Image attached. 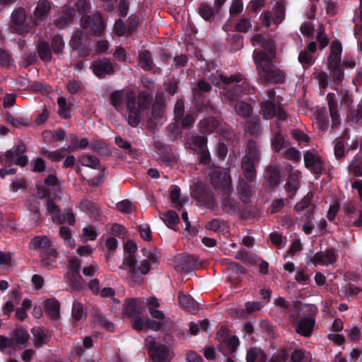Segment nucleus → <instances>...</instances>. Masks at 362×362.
I'll return each instance as SVG.
<instances>
[{
	"mask_svg": "<svg viewBox=\"0 0 362 362\" xmlns=\"http://www.w3.org/2000/svg\"><path fill=\"white\" fill-rule=\"evenodd\" d=\"M25 151V146L21 143L0 156V163L5 166H11L13 164L25 166L28 161L27 156H22Z\"/></svg>",
	"mask_w": 362,
	"mask_h": 362,
	"instance_id": "obj_9",
	"label": "nucleus"
},
{
	"mask_svg": "<svg viewBox=\"0 0 362 362\" xmlns=\"http://www.w3.org/2000/svg\"><path fill=\"white\" fill-rule=\"evenodd\" d=\"M13 32L18 35L28 33L31 30L30 23L27 21L25 11L23 8H18L11 14V27Z\"/></svg>",
	"mask_w": 362,
	"mask_h": 362,
	"instance_id": "obj_11",
	"label": "nucleus"
},
{
	"mask_svg": "<svg viewBox=\"0 0 362 362\" xmlns=\"http://www.w3.org/2000/svg\"><path fill=\"white\" fill-rule=\"evenodd\" d=\"M83 240L86 243L88 240H94L98 236L96 229L94 226H88L83 228Z\"/></svg>",
	"mask_w": 362,
	"mask_h": 362,
	"instance_id": "obj_51",
	"label": "nucleus"
},
{
	"mask_svg": "<svg viewBox=\"0 0 362 362\" xmlns=\"http://www.w3.org/2000/svg\"><path fill=\"white\" fill-rule=\"evenodd\" d=\"M199 127L202 132H220L224 136L226 134V127L225 124L220 123L214 117H208L204 119L199 122Z\"/></svg>",
	"mask_w": 362,
	"mask_h": 362,
	"instance_id": "obj_16",
	"label": "nucleus"
},
{
	"mask_svg": "<svg viewBox=\"0 0 362 362\" xmlns=\"http://www.w3.org/2000/svg\"><path fill=\"white\" fill-rule=\"evenodd\" d=\"M206 228L214 232H221L224 230V223L218 218H215L208 222Z\"/></svg>",
	"mask_w": 362,
	"mask_h": 362,
	"instance_id": "obj_57",
	"label": "nucleus"
},
{
	"mask_svg": "<svg viewBox=\"0 0 362 362\" xmlns=\"http://www.w3.org/2000/svg\"><path fill=\"white\" fill-rule=\"evenodd\" d=\"M151 103V96L146 91H141L137 95L132 90H119L110 95V103L117 111L122 112L127 107V122L133 127L139 124L143 112L149 109Z\"/></svg>",
	"mask_w": 362,
	"mask_h": 362,
	"instance_id": "obj_2",
	"label": "nucleus"
},
{
	"mask_svg": "<svg viewBox=\"0 0 362 362\" xmlns=\"http://www.w3.org/2000/svg\"><path fill=\"white\" fill-rule=\"evenodd\" d=\"M6 120L16 127H21L27 125V121L23 117H15L11 114L6 115Z\"/></svg>",
	"mask_w": 362,
	"mask_h": 362,
	"instance_id": "obj_64",
	"label": "nucleus"
},
{
	"mask_svg": "<svg viewBox=\"0 0 362 362\" xmlns=\"http://www.w3.org/2000/svg\"><path fill=\"white\" fill-rule=\"evenodd\" d=\"M142 251L146 259H142L139 264H137L134 259L132 264L127 266L132 276H135L137 274L146 275L151 269L152 264L157 262L158 257L155 252L147 251L146 249H143Z\"/></svg>",
	"mask_w": 362,
	"mask_h": 362,
	"instance_id": "obj_10",
	"label": "nucleus"
},
{
	"mask_svg": "<svg viewBox=\"0 0 362 362\" xmlns=\"http://www.w3.org/2000/svg\"><path fill=\"white\" fill-rule=\"evenodd\" d=\"M29 339L30 335L25 329L21 327H16L11 332L9 337H0V351H6L11 356V351L9 349H22L27 346Z\"/></svg>",
	"mask_w": 362,
	"mask_h": 362,
	"instance_id": "obj_5",
	"label": "nucleus"
},
{
	"mask_svg": "<svg viewBox=\"0 0 362 362\" xmlns=\"http://www.w3.org/2000/svg\"><path fill=\"white\" fill-rule=\"evenodd\" d=\"M212 185L226 197L221 202L222 209L228 214H235L239 211L237 202L230 198L227 194L231 190V179L230 175L220 168H214L210 177Z\"/></svg>",
	"mask_w": 362,
	"mask_h": 362,
	"instance_id": "obj_4",
	"label": "nucleus"
},
{
	"mask_svg": "<svg viewBox=\"0 0 362 362\" xmlns=\"http://www.w3.org/2000/svg\"><path fill=\"white\" fill-rule=\"evenodd\" d=\"M247 362H267L265 353L259 348H252L247 351Z\"/></svg>",
	"mask_w": 362,
	"mask_h": 362,
	"instance_id": "obj_28",
	"label": "nucleus"
},
{
	"mask_svg": "<svg viewBox=\"0 0 362 362\" xmlns=\"http://www.w3.org/2000/svg\"><path fill=\"white\" fill-rule=\"evenodd\" d=\"M284 157L291 161L298 162L300 160V153L295 148L291 147L284 151Z\"/></svg>",
	"mask_w": 362,
	"mask_h": 362,
	"instance_id": "obj_55",
	"label": "nucleus"
},
{
	"mask_svg": "<svg viewBox=\"0 0 362 362\" xmlns=\"http://www.w3.org/2000/svg\"><path fill=\"white\" fill-rule=\"evenodd\" d=\"M59 105V115L63 118H67L70 114V108L67 105L66 100L64 97H60L57 100Z\"/></svg>",
	"mask_w": 362,
	"mask_h": 362,
	"instance_id": "obj_49",
	"label": "nucleus"
},
{
	"mask_svg": "<svg viewBox=\"0 0 362 362\" xmlns=\"http://www.w3.org/2000/svg\"><path fill=\"white\" fill-rule=\"evenodd\" d=\"M251 42L256 47L252 57L260 79L270 83H283L286 74L275 65L276 54L274 41L265 40L261 34H256L251 37Z\"/></svg>",
	"mask_w": 362,
	"mask_h": 362,
	"instance_id": "obj_1",
	"label": "nucleus"
},
{
	"mask_svg": "<svg viewBox=\"0 0 362 362\" xmlns=\"http://www.w3.org/2000/svg\"><path fill=\"white\" fill-rule=\"evenodd\" d=\"M72 316L76 320H81L84 316L83 306L81 303L78 301L73 303Z\"/></svg>",
	"mask_w": 362,
	"mask_h": 362,
	"instance_id": "obj_59",
	"label": "nucleus"
},
{
	"mask_svg": "<svg viewBox=\"0 0 362 362\" xmlns=\"http://www.w3.org/2000/svg\"><path fill=\"white\" fill-rule=\"evenodd\" d=\"M37 52L40 58L45 62H50L52 59V51L49 44L45 41H41L37 45Z\"/></svg>",
	"mask_w": 362,
	"mask_h": 362,
	"instance_id": "obj_34",
	"label": "nucleus"
},
{
	"mask_svg": "<svg viewBox=\"0 0 362 362\" xmlns=\"http://www.w3.org/2000/svg\"><path fill=\"white\" fill-rule=\"evenodd\" d=\"M47 214L52 216L53 222L57 223H62L64 219V217H61L60 209L52 200L47 202Z\"/></svg>",
	"mask_w": 362,
	"mask_h": 362,
	"instance_id": "obj_33",
	"label": "nucleus"
},
{
	"mask_svg": "<svg viewBox=\"0 0 362 362\" xmlns=\"http://www.w3.org/2000/svg\"><path fill=\"white\" fill-rule=\"evenodd\" d=\"M83 32L81 30H76L71 38L69 42V45L74 49H78L81 45V41L83 39Z\"/></svg>",
	"mask_w": 362,
	"mask_h": 362,
	"instance_id": "obj_54",
	"label": "nucleus"
},
{
	"mask_svg": "<svg viewBox=\"0 0 362 362\" xmlns=\"http://www.w3.org/2000/svg\"><path fill=\"white\" fill-rule=\"evenodd\" d=\"M81 24L83 28H90L93 35L100 36L105 29V24L101 15L98 13L90 16L83 15L81 18Z\"/></svg>",
	"mask_w": 362,
	"mask_h": 362,
	"instance_id": "obj_13",
	"label": "nucleus"
},
{
	"mask_svg": "<svg viewBox=\"0 0 362 362\" xmlns=\"http://www.w3.org/2000/svg\"><path fill=\"white\" fill-rule=\"evenodd\" d=\"M260 159V151L253 140H250L247 143L246 154L242 160V168L245 178L250 181L252 180L256 176L255 164L258 163Z\"/></svg>",
	"mask_w": 362,
	"mask_h": 362,
	"instance_id": "obj_7",
	"label": "nucleus"
},
{
	"mask_svg": "<svg viewBox=\"0 0 362 362\" xmlns=\"http://www.w3.org/2000/svg\"><path fill=\"white\" fill-rule=\"evenodd\" d=\"M141 314H139L131 318L132 322V327L136 330H142L147 327V323L148 320H146L141 317Z\"/></svg>",
	"mask_w": 362,
	"mask_h": 362,
	"instance_id": "obj_50",
	"label": "nucleus"
},
{
	"mask_svg": "<svg viewBox=\"0 0 362 362\" xmlns=\"http://www.w3.org/2000/svg\"><path fill=\"white\" fill-rule=\"evenodd\" d=\"M45 306L52 318L56 319L59 316L60 305L58 300L54 298L47 299L45 302Z\"/></svg>",
	"mask_w": 362,
	"mask_h": 362,
	"instance_id": "obj_32",
	"label": "nucleus"
},
{
	"mask_svg": "<svg viewBox=\"0 0 362 362\" xmlns=\"http://www.w3.org/2000/svg\"><path fill=\"white\" fill-rule=\"evenodd\" d=\"M40 205V202L36 197L30 198L27 202V209L29 211V218L33 224H36L42 219L39 209Z\"/></svg>",
	"mask_w": 362,
	"mask_h": 362,
	"instance_id": "obj_22",
	"label": "nucleus"
},
{
	"mask_svg": "<svg viewBox=\"0 0 362 362\" xmlns=\"http://www.w3.org/2000/svg\"><path fill=\"white\" fill-rule=\"evenodd\" d=\"M315 326V319L313 317H304L297 322L296 332L305 337H310Z\"/></svg>",
	"mask_w": 362,
	"mask_h": 362,
	"instance_id": "obj_17",
	"label": "nucleus"
},
{
	"mask_svg": "<svg viewBox=\"0 0 362 362\" xmlns=\"http://www.w3.org/2000/svg\"><path fill=\"white\" fill-rule=\"evenodd\" d=\"M75 15V10L71 8L66 9L65 13L59 16L54 21V24L59 28H64L71 23L72 18Z\"/></svg>",
	"mask_w": 362,
	"mask_h": 362,
	"instance_id": "obj_26",
	"label": "nucleus"
},
{
	"mask_svg": "<svg viewBox=\"0 0 362 362\" xmlns=\"http://www.w3.org/2000/svg\"><path fill=\"white\" fill-rule=\"evenodd\" d=\"M234 109L236 114L243 117H247L250 116L252 113V108L250 105L245 102L237 103Z\"/></svg>",
	"mask_w": 362,
	"mask_h": 362,
	"instance_id": "obj_42",
	"label": "nucleus"
},
{
	"mask_svg": "<svg viewBox=\"0 0 362 362\" xmlns=\"http://www.w3.org/2000/svg\"><path fill=\"white\" fill-rule=\"evenodd\" d=\"M59 235L68 246L70 247H74V240L71 238V230L69 228L61 226L59 228Z\"/></svg>",
	"mask_w": 362,
	"mask_h": 362,
	"instance_id": "obj_53",
	"label": "nucleus"
},
{
	"mask_svg": "<svg viewBox=\"0 0 362 362\" xmlns=\"http://www.w3.org/2000/svg\"><path fill=\"white\" fill-rule=\"evenodd\" d=\"M267 99L262 103L261 108L265 119H270L277 116L281 119H286V115L281 105L282 98L276 96L274 89L267 92Z\"/></svg>",
	"mask_w": 362,
	"mask_h": 362,
	"instance_id": "obj_6",
	"label": "nucleus"
},
{
	"mask_svg": "<svg viewBox=\"0 0 362 362\" xmlns=\"http://www.w3.org/2000/svg\"><path fill=\"white\" fill-rule=\"evenodd\" d=\"M160 218L168 227L176 230L177 224L180 221L178 214L173 211H168L161 214Z\"/></svg>",
	"mask_w": 362,
	"mask_h": 362,
	"instance_id": "obj_29",
	"label": "nucleus"
},
{
	"mask_svg": "<svg viewBox=\"0 0 362 362\" xmlns=\"http://www.w3.org/2000/svg\"><path fill=\"white\" fill-rule=\"evenodd\" d=\"M148 309L152 317L158 320H165L163 311L158 309L160 305V300L155 296L149 297L146 299Z\"/></svg>",
	"mask_w": 362,
	"mask_h": 362,
	"instance_id": "obj_24",
	"label": "nucleus"
},
{
	"mask_svg": "<svg viewBox=\"0 0 362 362\" xmlns=\"http://www.w3.org/2000/svg\"><path fill=\"white\" fill-rule=\"evenodd\" d=\"M298 61L303 66H310L314 63L313 54L307 50H303L298 56Z\"/></svg>",
	"mask_w": 362,
	"mask_h": 362,
	"instance_id": "obj_48",
	"label": "nucleus"
},
{
	"mask_svg": "<svg viewBox=\"0 0 362 362\" xmlns=\"http://www.w3.org/2000/svg\"><path fill=\"white\" fill-rule=\"evenodd\" d=\"M240 197L243 202L248 203L252 194L250 186L247 182L242 180L240 184Z\"/></svg>",
	"mask_w": 362,
	"mask_h": 362,
	"instance_id": "obj_45",
	"label": "nucleus"
},
{
	"mask_svg": "<svg viewBox=\"0 0 362 362\" xmlns=\"http://www.w3.org/2000/svg\"><path fill=\"white\" fill-rule=\"evenodd\" d=\"M116 65V63L112 62L107 57H104L93 61L91 69L96 76L104 78L106 75L114 73Z\"/></svg>",
	"mask_w": 362,
	"mask_h": 362,
	"instance_id": "obj_14",
	"label": "nucleus"
},
{
	"mask_svg": "<svg viewBox=\"0 0 362 362\" xmlns=\"http://www.w3.org/2000/svg\"><path fill=\"white\" fill-rule=\"evenodd\" d=\"M52 243V242L49 238L43 235H37L31 239L30 247L32 250H49V253L52 256L55 257L57 252L54 249L50 248Z\"/></svg>",
	"mask_w": 362,
	"mask_h": 362,
	"instance_id": "obj_18",
	"label": "nucleus"
},
{
	"mask_svg": "<svg viewBox=\"0 0 362 362\" xmlns=\"http://www.w3.org/2000/svg\"><path fill=\"white\" fill-rule=\"evenodd\" d=\"M145 342L152 362H170L174 357L169 347L156 343L153 337H148Z\"/></svg>",
	"mask_w": 362,
	"mask_h": 362,
	"instance_id": "obj_8",
	"label": "nucleus"
},
{
	"mask_svg": "<svg viewBox=\"0 0 362 362\" xmlns=\"http://www.w3.org/2000/svg\"><path fill=\"white\" fill-rule=\"evenodd\" d=\"M51 46L55 54H62L65 47L63 37L59 35H54L52 40Z\"/></svg>",
	"mask_w": 362,
	"mask_h": 362,
	"instance_id": "obj_39",
	"label": "nucleus"
},
{
	"mask_svg": "<svg viewBox=\"0 0 362 362\" xmlns=\"http://www.w3.org/2000/svg\"><path fill=\"white\" fill-rule=\"evenodd\" d=\"M198 266L197 258L187 255L180 258L179 264L177 267L185 272H189L197 269Z\"/></svg>",
	"mask_w": 362,
	"mask_h": 362,
	"instance_id": "obj_25",
	"label": "nucleus"
},
{
	"mask_svg": "<svg viewBox=\"0 0 362 362\" xmlns=\"http://www.w3.org/2000/svg\"><path fill=\"white\" fill-rule=\"evenodd\" d=\"M199 13L206 21H211L214 19V11L211 6L206 3L200 5Z\"/></svg>",
	"mask_w": 362,
	"mask_h": 362,
	"instance_id": "obj_43",
	"label": "nucleus"
},
{
	"mask_svg": "<svg viewBox=\"0 0 362 362\" xmlns=\"http://www.w3.org/2000/svg\"><path fill=\"white\" fill-rule=\"evenodd\" d=\"M362 160L355 156L351 163L348 166V170L350 173L355 176H362Z\"/></svg>",
	"mask_w": 362,
	"mask_h": 362,
	"instance_id": "obj_41",
	"label": "nucleus"
},
{
	"mask_svg": "<svg viewBox=\"0 0 362 362\" xmlns=\"http://www.w3.org/2000/svg\"><path fill=\"white\" fill-rule=\"evenodd\" d=\"M209 322L207 320H201L197 323L190 322L189 323V331L191 334L197 335L200 330L206 331L208 328Z\"/></svg>",
	"mask_w": 362,
	"mask_h": 362,
	"instance_id": "obj_47",
	"label": "nucleus"
},
{
	"mask_svg": "<svg viewBox=\"0 0 362 362\" xmlns=\"http://www.w3.org/2000/svg\"><path fill=\"white\" fill-rule=\"evenodd\" d=\"M179 302L184 309L189 312L195 311L198 308L195 300L182 291L179 293Z\"/></svg>",
	"mask_w": 362,
	"mask_h": 362,
	"instance_id": "obj_27",
	"label": "nucleus"
},
{
	"mask_svg": "<svg viewBox=\"0 0 362 362\" xmlns=\"http://www.w3.org/2000/svg\"><path fill=\"white\" fill-rule=\"evenodd\" d=\"M267 174L270 185L274 186L279 184L281 175L280 171L277 168H269L268 169Z\"/></svg>",
	"mask_w": 362,
	"mask_h": 362,
	"instance_id": "obj_52",
	"label": "nucleus"
},
{
	"mask_svg": "<svg viewBox=\"0 0 362 362\" xmlns=\"http://www.w3.org/2000/svg\"><path fill=\"white\" fill-rule=\"evenodd\" d=\"M69 137L71 144L67 147V151L69 153L76 150L84 149L88 145V140L86 138H83L78 140L77 136L74 134H71Z\"/></svg>",
	"mask_w": 362,
	"mask_h": 362,
	"instance_id": "obj_30",
	"label": "nucleus"
},
{
	"mask_svg": "<svg viewBox=\"0 0 362 362\" xmlns=\"http://www.w3.org/2000/svg\"><path fill=\"white\" fill-rule=\"evenodd\" d=\"M139 64L143 69L146 71L151 70L153 68V61L150 52L144 50L139 53Z\"/></svg>",
	"mask_w": 362,
	"mask_h": 362,
	"instance_id": "obj_35",
	"label": "nucleus"
},
{
	"mask_svg": "<svg viewBox=\"0 0 362 362\" xmlns=\"http://www.w3.org/2000/svg\"><path fill=\"white\" fill-rule=\"evenodd\" d=\"M144 302L139 298H132L125 301V314L132 318L139 314H141L144 308Z\"/></svg>",
	"mask_w": 362,
	"mask_h": 362,
	"instance_id": "obj_21",
	"label": "nucleus"
},
{
	"mask_svg": "<svg viewBox=\"0 0 362 362\" xmlns=\"http://www.w3.org/2000/svg\"><path fill=\"white\" fill-rule=\"evenodd\" d=\"M291 361L293 362H312L313 357L309 352L302 349H298L292 353Z\"/></svg>",
	"mask_w": 362,
	"mask_h": 362,
	"instance_id": "obj_36",
	"label": "nucleus"
},
{
	"mask_svg": "<svg viewBox=\"0 0 362 362\" xmlns=\"http://www.w3.org/2000/svg\"><path fill=\"white\" fill-rule=\"evenodd\" d=\"M287 189L291 193H295L298 187V173H293L290 174L288 181L286 185Z\"/></svg>",
	"mask_w": 362,
	"mask_h": 362,
	"instance_id": "obj_56",
	"label": "nucleus"
},
{
	"mask_svg": "<svg viewBox=\"0 0 362 362\" xmlns=\"http://www.w3.org/2000/svg\"><path fill=\"white\" fill-rule=\"evenodd\" d=\"M43 154L52 161H59L65 157L66 153H69L67 148H62L56 151H43Z\"/></svg>",
	"mask_w": 362,
	"mask_h": 362,
	"instance_id": "obj_40",
	"label": "nucleus"
},
{
	"mask_svg": "<svg viewBox=\"0 0 362 362\" xmlns=\"http://www.w3.org/2000/svg\"><path fill=\"white\" fill-rule=\"evenodd\" d=\"M117 208L122 213L130 214L134 210L135 206L130 201L124 199L117 204Z\"/></svg>",
	"mask_w": 362,
	"mask_h": 362,
	"instance_id": "obj_58",
	"label": "nucleus"
},
{
	"mask_svg": "<svg viewBox=\"0 0 362 362\" xmlns=\"http://www.w3.org/2000/svg\"><path fill=\"white\" fill-rule=\"evenodd\" d=\"M303 159L305 168L312 173L320 174L324 170V161L318 153L308 151L305 153Z\"/></svg>",
	"mask_w": 362,
	"mask_h": 362,
	"instance_id": "obj_15",
	"label": "nucleus"
},
{
	"mask_svg": "<svg viewBox=\"0 0 362 362\" xmlns=\"http://www.w3.org/2000/svg\"><path fill=\"white\" fill-rule=\"evenodd\" d=\"M313 199V194L310 193L307 194L300 202H298L295 205V209L296 211L300 212L305 209L311 203Z\"/></svg>",
	"mask_w": 362,
	"mask_h": 362,
	"instance_id": "obj_60",
	"label": "nucleus"
},
{
	"mask_svg": "<svg viewBox=\"0 0 362 362\" xmlns=\"http://www.w3.org/2000/svg\"><path fill=\"white\" fill-rule=\"evenodd\" d=\"M343 209L347 219L348 223L354 218V214L356 211V206L351 202H346L344 204Z\"/></svg>",
	"mask_w": 362,
	"mask_h": 362,
	"instance_id": "obj_63",
	"label": "nucleus"
},
{
	"mask_svg": "<svg viewBox=\"0 0 362 362\" xmlns=\"http://www.w3.org/2000/svg\"><path fill=\"white\" fill-rule=\"evenodd\" d=\"M69 269L66 273L79 274L81 261L76 257H71L69 259Z\"/></svg>",
	"mask_w": 362,
	"mask_h": 362,
	"instance_id": "obj_61",
	"label": "nucleus"
},
{
	"mask_svg": "<svg viewBox=\"0 0 362 362\" xmlns=\"http://www.w3.org/2000/svg\"><path fill=\"white\" fill-rule=\"evenodd\" d=\"M51 4L47 0H40L34 11V26H37L47 16Z\"/></svg>",
	"mask_w": 362,
	"mask_h": 362,
	"instance_id": "obj_20",
	"label": "nucleus"
},
{
	"mask_svg": "<svg viewBox=\"0 0 362 362\" xmlns=\"http://www.w3.org/2000/svg\"><path fill=\"white\" fill-rule=\"evenodd\" d=\"M137 250V246L133 241H127L124 247L123 263L119 267L120 269H124L129 264H132L135 259L134 253Z\"/></svg>",
	"mask_w": 362,
	"mask_h": 362,
	"instance_id": "obj_23",
	"label": "nucleus"
},
{
	"mask_svg": "<svg viewBox=\"0 0 362 362\" xmlns=\"http://www.w3.org/2000/svg\"><path fill=\"white\" fill-rule=\"evenodd\" d=\"M94 323L96 326L104 328L107 331L113 332L115 330L113 324L101 314H98L95 316Z\"/></svg>",
	"mask_w": 362,
	"mask_h": 362,
	"instance_id": "obj_38",
	"label": "nucleus"
},
{
	"mask_svg": "<svg viewBox=\"0 0 362 362\" xmlns=\"http://www.w3.org/2000/svg\"><path fill=\"white\" fill-rule=\"evenodd\" d=\"M66 278L69 286H71L72 289L76 291L82 289L83 280L80 274L66 273Z\"/></svg>",
	"mask_w": 362,
	"mask_h": 362,
	"instance_id": "obj_31",
	"label": "nucleus"
},
{
	"mask_svg": "<svg viewBox=\"0 0 362 362\" xmlns=\"http://www.w3.org/2000/svg\"><path fill=\"white\" fill-rule=\"evenodd\" d=\"M211 83L216 86L223 83V88L226 90V95L230 100H236L243 93H250L252 88L243 81L242 76L232 75L229 78L223 76L218 72L210 77Z\"/></svg>",
	"mask_w": 362,
	"mask_h": 362,
	"instance_id": "obj_3",
	"label": "nucleus"
},
{
	"mask_svg": "<svg viewBox=\"0 0 362 362\" xmlns=\"http://www.w3.org/2000/svg\"><path fill=\"white\" fill-rule=\"evenodd\" d=\"M170 198L175 207L181 206L180 189L177 186L173 185L169 189Z\"/></svg>",
	"mask_w": 362,
	"mask_h": 362,
	"instance_id": "obj_46",
	"label": "nucleus"
},
{
	"mask_svg": "<svg viewBox=\"0 0 362 362\" xmlns=\"http://www.w3.org/2000/svg\"><path fill=\"white\" fill-rule=\"evenodd\" d=\"M284 7L278 3L272 11H264L260 18L264 25L269 27L272 23L276 25L281 23L284 19Z\"/></svg>",
	"mask_w": 362,
	"mask_h": 362,
	"instance_id": "obj_12",
	"label": "nucleus"
},
{
	"mask_svg": "<svg viewBox=\"0 0 362 362\" xmlns=\"http://www.w3.org/2000/svg\"><path fill=\"white\" fill-rule=\"evenodd\" d=\"M284 138L279 132L276 133L271 139L272 148L275 152L280 151L284 147Z\"/></svg>",
	"mask_w": 362,
	"mask_h": 362,
	"instance_id": "obj_44",
	"label": "nucleus"
},
{
	"mask_svg": "<svg viewBox=\"0 0 362 362\" xmlns=\"http://www.w3.org/2000/svg\"><path fill=\"white\" fill-rule=\"evenodd\" d=\"M68 92L71 94L77 93L82 88V83L76 79H71L66 85Z\"/></svg>",
	"mask_w": 362,
	"mask_h": 362,
	"instance_id": "obj_62",
	"label": "nucleus"
},
{
	"mask_svg": "<svg viewBox=\"0 0 362 362\" xmlns=\"http://www.w3.org/2000/svg\"><path fill=\"white\" fill-rule=\"evenodd\" d=\"M33 334V345L36 348H40L47 344L50 339L51 334L49 332L41 327H35L31 329Z\"/></svg>",
	"mask_w": 362,
	"mask_h": 362,
	"instance_id": "obj_19",
	"label": "nucleus"
},
{
	"mask_svg": "<svg viewBox=\"0 0 362 362\" xmlns=\"http://www.w3.org/2000/svg\"><path fill=\"white\" fill-rule=\"evenodd\" d=\"M80 162L82 165L88 167L93 169H98L100 165V160L98 158L90 155H83L80 158Z\"/></svg>",
	"mask_w": 362,
	"mask_h": 362,
	"instance_id": "obj_37",
	"label": "nucleus"
}]
</instances>
